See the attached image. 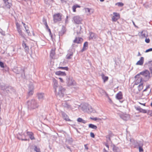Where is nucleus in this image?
<instances>
[{
    "mask_svg": "<svg viewBox=\"0 0 152 152\" xmlns=\"http://www.w3.org/2000/svg\"><path fill=\"white\" fill-rule=\"evenodd\" d=\"M53 20L56 23L61 21L62 19V15L60 13H58L53 15Z\"/></svg>",
    "mask_w": 152,
    "mask_h": 152,
    "instance_id": "f257e3e1",
    "label": "nucleus"
},
{
    "mask_svg": "<svg viewBox=\"0 0 152 152\" xmlns=\"http://www.w3.org/2000/svg\"><path fill=\"white\" fill-rule=\"evenodd\" d=\"M28 104L32 109L37 108L39 106L37 102L35 100H32L28 102Z\"/></svg>",
    "mask_w": 152,
    "mask_h": 152,
    "instance_id": "f03ea898",
    "label": "nucleus"
},
{
    "mask_svg": "<svg viewBox=\"0 0 152 152\" xmlns=\"http://www.w3.org/2000/svg\"><path fill=\"white\" fill-rule=\"evenodd\" d=\"M17 30L19 34L23 37L25 38V34L22 30L21 26L18 23H16Z\"/></svg>",
    "mask_w": 152,
    "mask_h": 152,
    "instance_id": "7ed1b4c3",
    "label": "nucleus"
},
{
    "mask_svg": "<svg viewBox=\"0 0 152 152\" xmlns=\"http://www.w3.org/2000/svg\"><path fill=\"white\" fill-rule=\"evenodd\" d=\"M113 15L112 17V20L113 22H116L120 18V15L118 13L113 12Z\"/></svg>",
    "mask_w": 152,
    "mask_h": 152,
    "instance_id": "20e7f679",
    "label": "nucleus"
},
{
    "mask_svg": "<svg viewBox=\"0 0 152 152\" xmlns=\"http://www.w3.org/2000/svg\"><path fill=\"white\" fill-rule=\"evenodd\" d=\"M5 6L8 9H10L12 5L11 0H3Z\"/></svg>",
    "mask_w": 152,
    "mask_h": 152,
    "instance_id": "39448f33",
    "label": "nucleus"
},
{
    "mask_svg": "<svg viewBox=\"0 0 152 152\" xmlns=\"http://www.w3.org/2000/svg\"><path fill=\"white\" fill-rule=\"evenodd\" d=\"M75 22L77 24H80L82 21V19L79 16H76L74 17L73 18Z\"/></svg>",
    "mask_w": 152,
    "mask_h": 152,
    "instance_id": "423d86ee",
    "label": "nucleus"
},
{
    "mask_svg": "<svg viewBox=\"0 0 152 152\" xmlns=\"http://www.w3.org/2000/svg\"><path fill=\"white\" fill-rule=\"evenodd\" d=\"M83 39L82 38L79 37H76L73 41V42L75 44H80L82 42Z\"/></svg>",
    "mask_w": 152,
    "mask_h": 152,
    "instance_id": "0eeeda50",
    "label": "nucleus"
},
{
    "mask_svg": "<svg viewBox=\"0 0 152 152\" xmlns=\"http://www.w3.org/2000/svg\"><path fill=\"white\" fill-rule=\"evenodd\" d=\"M65 90V89L62 87H60L59 89L58 94L60 96H63Z\"/></svg>",
    "mask_w": 152,
    "mask_h": 152,
    "instance_id": "6e6552de",
    "label": "nucleus"
},
{
    "mask_svg": "<svg viewBox=\"0 0 152 152\" xmlns=\"http://www.w3.org/2000/svg\"><path fill=\"white\" fill-rule=\"evenodd\" d=\"M116 98L118 100H121L123 98V95L121 91H119L115 95Z\"/></svg>",
    "mask_w": 152,
    "mask_h": 152,
    "instance_id": "1a4fd4ad",
    "label": "nucleus"
},
{
    "mask_svg": "<svg viewBox=\"0 0 152 152\" xmlns=\"http://www.w3.org/2000/svg\"><path fill=\"white\" fill-rule=\"evenodd\" d=\"M86 12H88V15H91V14L94 13V10L93 9H89L88 8H84Z\"/></svg>",
    "mask_w": 152,
    "mask_h": 152,
    "instance_id": "9d476101",
    "label": "nucleus"
},
{
    "mask_svg": "<svg viewBox=\"0 0 152 152\" xmlns=\"http://www.w3.org/2000/svg\"><path fill=\"white\" fill-rule=\"evenodd\" d=\"M55 74L56 75L59 76H65L66 75V74L65 72L61 71H56L55 72Z\"/></svg>",
    "mask_w": 152,
    "mask_h": 152,
    "instance_id": "9b49d317",
    "label": "nucleus"
},
{
    "mask_svg": "<svg viewBox=\"0 0 152 152\" xmlns=\"http://www.w3.org/2000/svg\"><path fill=\"white\" fill-rule=\"evenodd\" d=\"M27 134L29 136L30 138L32 140H35V138L34 136V134L32 132H27Z\"/></svg>",
    "mask_w": 152,
    "mask_h": 152,
    "instance_id": "f8f14e48",
    "label": "nucleus"
},
{
    "mask_svg": "<svg viewBox=\"0 0 152 152\" xmlns=\"http://www.w3.org/2000/svg\"><path fill=\"white\" fill-rule=\"evenodd\" d=\"M136 110L138 111L139 112L144 113H147V111L144 109H142L140 107H138L136 108Z\"/></svg>",
    "mask_w": 152,
    "mask_h": 152,
    "instance_id": "ddd939ff",
    "label": "nucleus"
},
{
    "mask_svg": "<svg viewBox=\"0 0 152 152\" xmlns=\"http://www.w3.org/2000/svg\"><path fill=\"white\" fill-rule=\"evenodd\" d=\"M144 62V58L141 57L140 60L138 61L136 64L137 65H142L143 64Z\"/></svg>",
    "mask_w": 152,
    "mask_h": 152,
    "instance_id": "4468645a",
    "label": "nucleus"
},
{
    "mask_svg": "<svg viewBox=\"0 0 152 152\" xmlns=\"http://www.w3.org/2000/svg\"><path fill=\"white\" fill-rule=\"evenodd\" d=\"M88 43L87 42H85L83 45V48L82 50V51L83 52L86 50L88 48Z\"/></svg>",
    "mask_w": 152,
    "mask_h": 152,
    "instance_id": "2eb2a0df",
    "label": "nucleus"
},
{
    "mask_svg": "<svg viewBox=\"0 0 152 152\" xmlns=\"http://www.w3.org/2000/svg\"><path fill=\"white\" fill-rule=\"evenodd\" d=\"M148 36L147 32L145 31H143L141 33V38H143L146 37Z\"/></svg>",
    "mask_w": 152,
    "mask_h": 152,
    "instance_id": "dca6fc26",
    "label": "nucleus"
},
{
    "mask_svg": "<svg viewBox=\"0 0 152 152\" xmlns=\"http://www.w3.org/2000/svg\"><path fill=\"white\" fill-rule=\"evenodd\" d=\"M22 46L25 50L26 51H28L29 50V49L28 47L26 45V43H25L24 41L23 42Z\"/></svg>",
    "mask_w": 152,
    "mask_h": 152,
    "instance_id": "f3484780",
    "label": "nucleus"
},
{
    "mask_svg": "<svg viewBox=\"0 0 152 152\" xmlns=\"http://www.w3.org/2000/svg\"><path fill=\"white\" fill-rule=\"evenodd\" d=\"M101 76L104 83H105L109 79L108 77L105 76L104 74L102 75Z\"/></svg>",
    "mask_w": 152,
    "mask_h": 152,
    "instance_id": "a211bd4d",
    "label": "nucleus"
},
{
    "mask_svg": "<svg viewBox=\"0 0 152 152\" xmlns=\"http://www.w3.org/2000/svg\"><path fill=\"white\" fill-rule=\"evenodd\" d=\"M143 75L147 77L148 76L150 75V73L148 70H145L141 73Z\"/></svg>",
    "mask_w": 152,
    "mask_h": 152,
    "instance_id": "6ab92c4d",
    "label": "nucleus"
},
{
    "mask_svg": "<svg viewBox=\"0 0 152 152\" xmlns=\"http://www.w3.org/2000/svg\"><path fill=\"white\" fill-rule=\"evenodd\" d=\"M142 78L141 77H138L136 80L135 84V85H137L139 83H140L142 81Z\"/></svg>",
    "mask_w": 152,
    "mask_h": 152,
    "instance_id": "aec40b11",
    "label": "nucleus"
},
{
    "mask_svg": "<svg viewBox=\"0 0 152 152\" xmlns=\"http://www.w3.org/2000/svg\"><path fill=\"white\" fill-rule=\"evenodd\" d=\"M37 96L38 98L39 99H43L44 97V94L43 93H38L37 94Z\"/></svg>",
    "mask_w": 152,
    "mask_h": 152,
    "instance_id": "412c9836",
    "label": "nucleus"
},
{
    "mask_svg": "<svg viewBox=\"0 0 152 152\" xmlns=\"http://www.w3.org/2000/svg\"><path fill=\"white\" fill-rule=\"evenodd\" d=\"M80 6H79L77 4H76V5H74L72 7L73 12H76V8H78V7L80 8Z\"/></svg>",
    "mask_w": 152,
    "mask_h": 152,
    "instance_id": "4be33fe9",
    "label": "nucleus"
},
{
    "mask_svg": "<svg viewBox=\"0 0 152 152\" xmlns=\"http://www.w3.org/2000/svg\"><path fill=\"white\" fill-rule=\"evenodd\" d=\"M77 121L78 122H82L83 124H85L86 123V121L85 120L83 119L82 118H77Z\"/></svg>",
    "mask_w": 152,
    "mask_h": 152,
    "instance_id": "5701e85b",
    "label": "nucleus"
},
{
    "mask_svg": "<svg viewBox=\"0 0 152 152\" xmlns=\"http://www.w3.org/2000/svg\"><path fill=\"white\" fill-rule=\"evenodd\" d=\"M55 50L56 48H54L52 49L51 51L50 56H53L55 54Z\"/></svg>",
    "mask_w": 152,
    "mask_h": 152,
    "instance_id": "b1692460",
    "label": "nucleus"
},
{
    "mask_svg": "<svg viewBox=\"0 0 152 152\" xmlns=\"http://www.w3.org/2000/svg\"><path fill=\"white\" fill-rule=\"evenodd\" d=\"M89 127L92 128L93 129H96L97 128V127L92 124H90L88 125Z\"/></svg>",
    "mask_w": 152,
    "mask_h": 152,
    "instance_id": "393cba45",
    "label": "nucleus"
},
{
    "mask_svg": "<svg viewBox=\"0 0 152 152\" xmlns=\"http://www.w3.org/2000/svg\"><path fill=\"white\" fill-rule=\"evenodd\" d=\"M58 69H61L65 70L66 71H68L69 68L67 67H59L58 68Z\"/></svg>",
    "mask_w": 152,
    "mask_h": 152,
    "instance_id": "a878e982",
    "label": "nucleus"
},
{
    "mask_svg": "<svg viewBox=\"0 0 152 152\" xmlns=\"http://www.w3.org/2000/svg\"><path fill=\"white\" fill-rule=\"evenodd\" d=\"M143 84L141 83L138 86V89L139 91L141 90L143 88Z\"/></svg>",
    "mask_w": 152,
    "mask_h": 152,
    "instance_id": "bb28decb",
    "label": "nucleus"
},
{
    "mask_svg": "<svg viewBox=\"0 0 152 152\" xmlns=\"http://www.w3.org/2000/svg\"><path fill=\"white\" fill-rule=\"evenodd\" d=\"M143 144H142L141 146H139V152H143V150L142 148V146H143Z\"/></svg>",
    "mask_w": 152,
    "mask_h": 152,
    "instance_id": "cd10ccee",
    "label": "nucleus"
},
{
    "mask_svg": "<svg viewBox=\"0 0 152 152\" xmlns=\"http://www.w3.org/2000/svg\"><path fill=\"white\" fill-rule=\"evenodd\" d=\"M148 115L152 117V110H149L147 111V113Z\"/></svg>",
    "mask_w": 152,
    "mask_h": 152,
    "instance_id": "c85d7f7f",
    "label": "nucleus"
},
{
    "mask_svg": "<svg viewBox=\"0 0 152 152\" xmlns=\"http://www.w3.org/2000/svg\"><path fill=\"white\" fill-rule=\"evenodd\" d=\"M95 34L94 33H91L90 34V38L93 39L95 38L96 37H94Z\"/></svg>",
    "mask_w": 152,
    "mask_h": 152,
    "instance_id": "c756f323",
    "label": "nucleus"
},
{
    "mask_svg": "<svg viewBox=\"0 0 152 152\" xmlns=\"http://www.w3.org/2000/svg\"><path fill=\"white\" fill-rule=\"evenodd\" d=\"M25 29L26 32L28 34V35H30V33L28 29V27H27V28L25 27Z\"/></svg>",
    "mask_w": 152,
    "mask_h": 152,
    "instance_id": "7c9ffc66",
    "label": "nucleus"
},
{
    "mask_svg": "<svg viewBox=\"0 0 152 152\" xmlns=\"http://www.w3.org/2000/svg\"><path fill=\"white\" fill-rule=\"evenodd\" d=\"M129 115H128L126 114L125 115V117L124 116L122 117L125 120H127V118H129Z\"/></svg>",
    "mask_w": 152,
    "mask_h": 152,
    "instance_id": "2f4dec72",
    "label": "nucleus"
},
{
    "mask_svg": "<svg viewBox=\"0 0 152 152\" xmlns=\"http://www.w3.org/2000/svg\"><path fill=\"white\" fill-rule=\"evenodd\" d=\"M58 84H53V87L55 89V92H57V88L58 87Z\"/></svg>",
    "mask_w": 152,
    "mask_h": 152,
    "instance_id": "473e14b6",
    "label": "nucleus"
},
{
    "mask_svg": "<svg viewBox=\"0 0 152 152\" xmlns=\"http://www.w3.org/2000/svg\"><path fill=\"white\" fill-rule=\"evenodd\" d=\"M116 5L118 6L122 7L124 5V4L122 2H118L116 4Z\"/></svg>",
    "mask_w": 152,
    "mask_h": 152,
    "instance_id": "72a5a7b5",
    "label": "nucleus"
},
{
    "mask_svg": "<svg viewBox=\"0 0 152 152\" xmlns=\"http://www.w3.org/2000/svg\"><path fill=\"white\" fill-rule=\"evenodd\" d=\"M34 151L36 152H40V149L37 148V146H35L34 148Z\"/></svg>",
    "mask_w": 152,
    "mask_h": 152,
    "instance_id": "f704fd0d",
    "label": "nucleus"
},
{
    "mask_svg": "<svg viewBox=\"0 0 152 152\" xmlns=\"http://www.w3.org/2000/svg\"><path fill=\"white\" fill-rule=\"evenodd\" d=\"M53 82L54 83V84H58L57 80L55 78L53 79Z\"/></svg>",
    "mask_w": 152,
    "mask_h": 152,
    "instance_id": "c9c22d12",
    "label": "nucleus"
},
{
    "mask_svg": "<svg viewBox=\"0 0 152 152\" xmlns=\"http://www.w3.org/2000/svg\"><path fill=\"white\" fill-rule=\"evenodd\" d=\"M72 56V54H69V55H67L66 56V58L67 59H70L71 57Z\"/></svg>",
    "mask_w": 152,
    "mask_h": 152,
    "instance_id": "e433bc0d",
    "label": "nucleus"
},
{
    "mask_svg": "<svg viewBox=\"0 0 152 152\" xmlns=\"http://www.w3.org/2000/svg\"><path fill=\"white\" fill-rule=\"evenodd\" d=\"M33 93H34L33 91L31 90L28 93V94L29 95H33Z\"/></svg>",
    "mask_w": 152,
    "mask_h": 152,
    "instance_id": "4c0bfd02",
    "label": "nucleus"
},
{
    "mask_svg": "<svg viewBox=\"0 0 152 152\" xmlns=\"http://www.w3.org/2000/svg\"><path fill=\"white\" fill-rule=\"evenodd\" d=\"M0 66L1 68L4 67V64L2 62L0 61Z\"/></svg>",
    "mask_w": 152,
    "mask_h": 152,
    "instance_id": "58836bf2",
    "label": "nucleus"
},
{
    "mask_svg": "<svg viewBox=\"0 0 152 152\" xmlns=\"http://www.w3.org/2000/svg\"><path fill=\"white\" fill-rule=\"evenodd\" d=\"M47 29L48 30V31H49V32L50 35L51 37V38H52L53 35H52V34L51 33V31L50 29L49 28V29Z\"/></svg>",
    "mask_w": 152,
    "mask_h": 152,
    "instance_id": "ea45409f",
    "label": "nucleus"
},
{
    "mask_svg": "<svg viewBox=\"0 0 152 152\" xmlns=\"http://www.w3.org/2000/svg\"><path fill=\"white\" fill-rule=\"evenodd\" d=\"M66 117L64 118V119L66 121H71V120L66 115Z\"/></svg>",
    "mask_w": 152,
    "mask_h": 152,
    "instance_id": "a19ab883",
    "label": "nucleus"
},
{
    "mask_svg": "<svg viewBox=\"0 0 152 152\" xmlns=\"http://www.w3.org/2000/svg\"><path fill=\"white\" fill-rule=\"evenodd\" d=\"M91 119L94 121H96L97 120H101V119L100 118H91Z\"/></svg>",
    "mask_w": 152,
    "mask_h": 152,
    "instance_id": "79ce46f5",
    "label": "nucleus"
},
{
    "mask_svg": "<svg viewBox=\"0 0 152 152\" xmlns=\"http://www.w3.org/2000/svg\"><path fill=\"white\" fill-rule=\"evenodd\" d=\"M90 136L91 137H92L94 138L95 137V135L92 132H91L90 133Z\"/></svg>",
    "mask_w": 152,
    "mask_h": 152,
    "instance_id": "37998d69",
    "label": "nucleus"
},
{
    "mask_svg": "<svg viewBox=\"0 0 152 152\" xmlns=\"http://www.w3.org/2000/svg\"><path fill=\"white\" fill-rule=\"evenodd\" d=\"M152 51V48H151L149 49L148 50H147L145 51V52L146 53H147V52H149L150 51Z\"/></svg>",
    "mask_w": 152,
    "mask_h": 152,
    "instance_id": "c03bdc74",
    "label": "nucleus"
},
{
    "mask_svg": "<svg viewBox=\"0 0 152 152\" xmlns=\"http://www.w3.org/2000/svg\"><path fill=\"white\" fill-rule=\"evenodd\" d=\"M145 42L147 43H149L150 42V39L148 38H146L145 39Z\"/></svg>",
    "mask_w": 152,
    "mask_h": 152,
    "instance_id": "a18cd8bd",
    "label": "nucleus"
},
{
    "mask_svg": "<svg viewBox=\"0 0 152 152\" xmlns=\"http://www.w3.org/2000/svg\"><path fill=\"white\" fill-rule=\"evenodd\" d=\"M45 24L46 27L47 29H49V27L48 26V24H47L46 21H45Z\"/></svg>",
    "mask_w": 152,
    "mask_h": 152,
    "instance_id": "49530a36",
    "label": "nucleus"
},
{
    "mask_svg": "<svg viewBox=\"0 0 152 152\" xmlns=\"http://www.w3.org/2000/svg\"><path fill=\"white\" fill-rule=\"evenodd\" d=\"M58 79L60 80V82L61 83H64V81L63 80V79L61 77H59Z\"/></svg>",
    "mask_w": 152,
    "mask_h": 152,
    "instance_id": "de8ad7c7",
    "label": "nucleus"
},
{
    "mask_svg": "<svg viewBox=\"0 0 152 152\" xmlns=\"http://www.w3.org/2000/svg\"><path fill=\"white\" fill-rule=\"evenodd\" d=\"M139 104H141L144 106H145V104H146V103H142L140 102H139Z\"/></svg>",
    "mask_w": 152,
    "mask_h": 152,
    "instance_id": "09e8293b",
    "label": "nucleus"
},
{
    "mask_svg": "<svg viewBox=\"0 0 152 152\" xmlns=\"http://www.w3.org/2000/svg\"><path fill=\"white\" fill-rule=\"evenodd\" d=\"M87 145H88L87 144L84 145V146H85V148L87 150H88V148L87 146Z\"/></svg>",
    "mask_w": 152,
    "mask_h": 152,
    "instance_id": "8fccbe9b",
    "label": "nucleus"
},
{
    "mask_svg": "<svg viewBox=\"0 0 152 152\" xmlns=\"http://www.w3.org/2000/svg\"><path fill=\"white\" fill-rule=\"evenodd\" d=\"M22 23L23 24L25 28V27H26V28H27V27H28V26L26 25V24L24 23L23 22H22Z\"/></svg>",
    "mask_w": 152,
    "mask_h": 152,
    "instance_id": "3c124183",
    "label": "nucleus"
},
{
    "mask_svg": "<svg viewBox=\"0 0 152 152\" xmlns=\"http://www.w3.org/2000/svg\"><path fill=\"white\" fill-rule=\"evenodd\" d=\"M61 1L62 2H66L67 1V0H61Z\"/></svg>",
    "mask_w": 152,
    "mask_h": 152,
    "instance_id": "603ef678",
    "label": "nucleus"
},
{
    "mask_svg": "<svg viewBox=\"0 0 152 152\" xmlns=\"http://www.w3.org/2000/svg\"><path fill=\"white\" fill-rule=\"evenodd\" d=\"M150 85H148V86H147L146 87V89H147L149 88H150Z\"/></svg>",
    "mask_w": 152,
    "mask_h": 152,
    "instance_id": "864d4df0",
    "label": "nucleus"
},
{
    "mask_svg": "<svg viewBox=\"0 0 152 152\" xmlns=\"http://www.w3.org/2000/svg\"><path fill=\"white\" fill-rule=\"evenodd\" d=\"M103 152H108V151L106 150L105 148H104L103 149Z\"/></svg>",
    "mask_w": 152,
    "mask_h": 152,
    "instance_id": "5fc2aeb1",
    "label": "nucleus"
},
{
    "mask_svg": "<svg viewBox=\"0 0 152 152\" xmlns=\"http://www.w3.org/2000/svg\"><path fill=\"white\" fill-rule=\"evenodd\" d=\"M105 145L108 148H109V146L107 144H105Z\"/></svg>",
    "mask_w": 152,
    "mask_h": 152,
    "instance_id": "6e6d98bb",
    "label": "nucleus"
},
{
    "mask_svg": "<svg viewBox=\"0 0 152 152\" xmlns=\"http://www.w3.org/2000/svg\"><path fill=\"white\" fill-rule=\"evenodd\" d=\"M141 54H140V52H139L138 53V54L137 56H141Z\"/></svg>",
    "mask_w": 152,
    "mask_h": 152,
    "instance_id": "4d7b16f0",
    "label": "nucleus"
},
{
    "mask_svg": "<svg viewBox=\"0 0 152 152\" xmlns=\"http://www.w3.org/2000/svg\"><path fill=\"white\" fill-rule=\"evenodd\" d=\"M21 140H24V141H27L28 140L26 139H21Z\"/></svg>",
    "mask_w": 152,
    "mask_h": 152,
    "instance_id": "13d9d810",
    "label": "nucleus"
},
{
    "mask_svg": "<svg viewBox=\"0 0 152 152\" xmlns=\"http://www.w3.org/2000/svg\"><path fill=\"white\" fill-rule=\"evenodd\" d=\"M150 106H151V107H152V102H151V104H150Z\"/></svg>",
    "mask_w": 152,
    "mask_h": 152,
    "instance_id": "bf43d9fd",
    "label": "nucleus"
},
{
    "mask_svg": "<svg viewBox=\"0 0 152 152\" xmlns=\"http://www.w3.org/2000/svg\"><path fill=\"white\" fill-rule=\"evenodd\" d=\"M104 0H100V1L102 2Z\"/></svg>",
    "mask_w": 152,
    "mask_h": 152,
    "instance_id": "052dcab7",
    "label": "nucleus"
},
{
    "mask_svg": "<svg viewBox=\"0 0 152 152\" xmlns=\"http://www.w3.org/2000/svg\"><path fill=\"white\" fill-rule=\"evenodd\" d=\"M146 89H146V88L144 90V91H146Z\"/></svg>",
    "mask_w": 152,
    "mask_h": 152,
    "instance_id": "680f3d73",
    "label": "nucleus"
},
{
    "mask_svg": "<svg viewBox=\"0 0 152 152\" xmlns=\"http://www.w3.org/2000/svg\"><path fill=\"white\" fill-rule=\"evenodd\" d=\"M133 24H134V25H135V24L134 22H133Z\"/></svg>",
    "mask_w": 152,
    "mask_h": 152,
    "instance_id": "e2e57ef3",
    "label": "nucleus"
}]
</instances>
